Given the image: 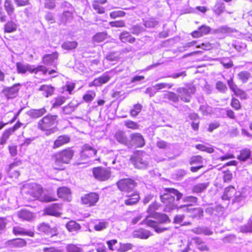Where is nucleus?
Wrapping results in <instances>:
<instances>
[{
	"mask_svg": "<svg viewBox=\"0 0 252 252\" xmlns=\"http://www.w3.org/2000/svg\"><path fill=\"white\" fill-rule=\"evenodd\" d=\"M13 132L12 129L9 128L5 130L2 135L1 138L0 139V144L3 145L6 143L7 140L9 138L11 133Z\"/></svg>",
	"mask_w": 252,
	"mask_h": 252,
	"instance_id": "3c124183",
	"label": "nucleus"
},
{
	"mask_svg": "<svg viewBox=\"0 0 252 252\" xmlns=\"http://www.w3.org/2000/svg\"><path fill=\"white\" fill-rule=\"evenodd\" d=\"M67 252H83L82 249L74 244H69L66 246Z\"/></svg>",
	"mask_w": 252,
	"mask_h": 252,
	"instance_id": "680f3d73",
	"label": "nucleus"
},
{
	"mask_svg": "<svg viewBox=\"0 0 252 252\" xmlns=\"http://www.w3.org/2000/svg\"><path fill=\"white\" fill-rule=\"evenodd\" d=\"M191 231L198 235H211L213 234V232L206 226L197 227L192 229Z\"/></svg>",
	"mask_w": 252,
	"mask_h": 252,
	"instance_id": "7c9ffc66",
	"label": "nucleus"
},
{
	"mask_svg": "<svg viewBox=\"0 0 252 252\" xmlns=\"http://www.w3.org/2000/svg\"><path fill=\"white\" fill-rule=\"evenodd\" d=\"M65 100L66 99L63 96H59L56 98L55 101L53 104V107H57L62 105L65 102Z\"/></svg>",
	"mask_w": 252,
	"mask_h": 252,
	"instance_id": "69168bd1",
	"label": "nucleus"
},
{
	"mask_svg": "<svg viewBox=\"0 0 252 252\" xmlns=\"http://www.w3.org/2000/svg\"><path fill=\"white\" fill-rule=\"evenodd\" d=\"M174 86L173 84L167 83H160L155 84L153 86V88L157 91L162 89H170Z\"/></svg>",
	"mask_w": 252,
	"mask_h": 252,
	"instance_id": "8fccbe9b",
	"label": "nucleus"
},
{
	"mask_svg": "<svg viewBox=\"0 0 252 252\" xmlns=\"http://www.w3.org/2000/svg\"><path fill=\"white\" fill-rule=\"evenodd\" d=\"M143 24L147 28H152L157 26L158 24V22L153 18H146L143 19Z\"/></svg>",
	"mask_w": 252,
	"mask_h": 252,
	"instance_id": "ea45409f",
	"label": "nucleus"
},
{
	"mask_svg": "<svg viewBox=\"0 0 252 252\" xmlns=\"http://www.w3.org/2000/svg\"><path fill=\"white\" fill-rule=\"evenodd\" d=\"M70 141V137L68 135H62L58 137L54 141L53 149H57L68 143Z\"/></svg>",
	"mask_w": 252,
	"mask_h": 252,
	"instance_id": "dca6fc26",
	"label": "nucleus"
},
{
	"mask_svg": "<svg viewBox=\"0 0 252 252\" xmlns=\"http://www.w3.org/2000/svg\"><path fill=\"white\" fill-rule=\"evenodd\" d=\"M78 104L73 101L62 108V113L65 115L71 114L77 107Z\"/></svg>",
	"mask_w": 252,
	"mask_h": 252,
	"instance_id": "c756f323",
	"label": "nucleus"
},
{
	"mask_svg": "<svg viewBox=\"0 0 252 252\" xmlns=\"http://www.w3.org/2000/svg\"><path fill=\"white\" fill-rule=\"evenodd\" d=\"M194 243L196 246L197 248L201 251H207L208 250L207 246L205 245V242L199 237H194L192 238Z\"/></svg>",
	"mask_w": 252,
	"mask_h": 252,
	"instance_id": "a19ab883",
	"label": "nucleus"
},
{
	"mask_svg": "<svg viewBox=\"0 0 252 252\" xmlns=\"http://www.w3.org/2000/svg\"><path fill=\"white\" fill-rule=\"evenodd\" d=\"M93 7L94 9L96 10L97 12L99 14H103L105 12L104 8L99 5L98 0H95L93 4Z\"/></svg>",
	"mask_w": 252,
	"mask_h": 252,
	"instance_id": "774afa93",
	"label": "nucleus"
},
{
	"mask_svg": "<svg viewBox=\"0 0 252 252\" xmlns=\"http://www.w3.org/2000/svg\"><path fill=\"white\" fill-rule=\"evenodd\" d=\"M151 232L145 229H139L133 232V236L142 239H148L151 235Z\"/></svg>",
	"mask_w": 252,
	"mask_h": 252,
	"instance_id": "412c9836",
	"label": "nucleus"
},
{
	"mask_svg": "<svg viewBox=\"0 0 252 252\" xmlns=\"http://www.w3.org/2000/svg\"><path fill=\"white\" fill-rule=\"evenodd\" d=\"M183 194L174 188H166L160 195L161 201L165 205L164 211L170 212L178 208L177 202L183 197Z\"/></svg>",
	"mask_w": 252,
	"mask_h": 252,
	"instance_id": "f257e3e1",
	"label": "nucleus"
},
{
	"mask_svg": "<svg viewBox=\"0 0 252 252\" xmlns=\"http://www.w3.org/2000/svg\"><path fill=\"white\" fill-rule=\"evenodd\" d=\"M57 194L59 197L69 201L71 199V192L69 188L66 187L59 188L57 191Z\"/></svg>",
	"mask_w": 252,
	"mask_h": 252,
	"instance_id": "aec40b11",
	"label": "nucleus"
},
{
	"mask_svg": "<svg viewBox=\"0 0 252 252\" xmlns=\"http://www.w3.org/2000/svg\"><path fill=\"white\" fill-rule=\"evenodd\" d=\"M58 58V54L57 52H54L51 54H46L42 57V62L45 65H51Z\"/></svg>",
	"mask_w": 252,
	"mask_h": 252,
	"instance_id": "4be33fe9",
	"label": "nucleus"
},
{
	"mask_svg": "<svg viewBox=\"0 0 252 252\" xmlns=\"http://www.w3.org/2000/svg\"><path fill=\"white\" fill-rule=\"evenodd\" d=\"M117 185L120 190L129 192L136 186L137 183L132 179L126 178L120 180L117 183Z\"/></svg>",
	"mask_w": 252,
	"mask_h": 252,
	"instance_id": "39448f33",
	"label": "nucleus"
},
{
	"mask_svg": "<svg viewBox=\"0 0 252 252\" xmlns=\"http://www.w3.org/2000/svg\"><path fill=\"white\" fill-rule=\"evenodd\" d=\"M209 183L203 182L197 184L193 186L192 191L194 193H201L203 192L209 186Z\"/></svg>",
	"mask_w": 252,
	"mask_h": 252,
	"instance_id": "2f4dec72",
	"label": "nucleus"
},
{
	"mask_svg": "<svg viewBox=\"0 0 252 252\" xmlns=\"http://www.w3.org/2000/svg\"><path fill=\"white\" fill-rule=\"evenodd\" d=\"M109 225V222L106 220L102 219L96 220L94 225V229L97 231H100L107 228Z\"/></svg>",
	"mask_w": 252,
	"mask_h": 252,
	"instance_id": "cd10ccee",
	"label": "nucleus"
},
{
	"mask_svg": "<svg viewBox=\"0 0 252 252\" xmlns=\"http://www.w3.org/2000/svg\"><path fill=\"white\" fill-rule=\"evenodd\" d=\"M13 232L15 235H27L30 237L34 236V232L32 231L27 230L25 228L19 226L14 227Z\"/></svg>",
	"mask_w": 252,
	"mask_h": 252,
	"instance_id": "a878e982",
	"label": "nucleus"
},
{
	"mask_svg": "<svg viewBox=\"0 0 252 252\" xmlns=\"http://www.w3.org/2000/svg\"><path fill=\"white\" fill-rule=\"evenodd\" d=\"M128 198L125 200V203L126 205H132L137 203L140 197L138 194L134 193L128 196Z\"/></svg>",
	"mask_w": 252,
	"mask_h": 252,
	"instance_id": "58836bf2",
	"label": "nucleus"
},
{
	"mask_svg": "<svg viewBox=\"0 0 252 252\" xmlns=\"http://www.w3.org/2000/svg\"><path fill=\"white\" fill-rule=\"evenodd\" d=\"M142 223L146 224L147 226L154 229L158 233H162L168 229L167 227H161L160 223L158 221L150 219V217H146L142 221Z\"/></svg>",
	"mask_w": 252,
	"mask_h": 252,
	"instance_id": "1a4fd4ad",
	"label": "nucleus"
},
{
	"mask_svg": "<svg viewBox=\"0 0 252 252\" xmlns=\"http://www.w3.org/2000/svg\"><path fill=\"white\" fill-rule=\"evenodd\" d=\"M62 209V205L54 204L45 210L46 215L58 217L60 215V211Z\"/></svg>",
	"mask_w": 252,
	"mask_h": 252,
	"instance_id": "2eb2a0df",
	"label": "nucleus"
},
{
	"mask_svg": "<svg viewBox=\"0 0 252 252\" xmlns=\"http://www.w3.org/2000/svg\"><path fill=\"white\" fill-rule=\"evenodd\" d=\"M95 93L94 91H89L83 96V99L87 102L92 101L95 97Z\"/></svg>",
	"mask_w": 252,
	"mask_h": 252,
	"instance_id": "052dcab7",
	"label": "nucleus"
},
{
	"mask_svg": "<svg viewBox=\"0 0 252 252\" xmlns=\"http://www.w3.org/2000/svg\"><path fill=\"white\" fill-rule=\"evenodd\" d=\"M93 173L94 178L100 181L107 180L111 176L109 169L101 167L94 168Z\"/></svg>",
	"mask_w": 252,
	"mask_h": 252,
	"instance_id": "423d86ee",
	"label": "nucleus"
},
{
	"mask_svg": "<svg viewBox=\"0 0 252 252\" xmlns=\"http://www.w3.org/2000/svg\"><path fill=\"white\" fill-rule=\"evenodd\" d=\"M210 31L211 28L210 27L203 25L200 27L197 30L193 31L191 33V35L194 38H198L208 34Z\"/></svg>",
	"mask_w": 252,
	"mask_h": 252,
	"instance_id": "f3484780",
	"label": "nucleus"
},
{
	"mask_svg": "<svg viewBox=\"0 0 252 252\" xmlns=\"http://www.w3.org/2000/svg\"><path fill=\"white\" fill-rule=\"evenodd\" d=\"M142 106L140 104L133 105V108L130 111V115L132 117H135L138 115L142 109Z\"/></svg>",
	"mask_w": 252,
	"mask_h": 252,
	"instance_id": "5fc2aeb1",
	"label": "nucleus"
},
{
	"mask_svg": "<svg viewBox=\"0 0 252 252\" xmlns=\"http://www.w3.org/2000/svg\"><path fill=\"white\" fill-rule=\"evenodd\" d=\"M164 98L175 103L178 102L179 100V95L172 92L164 94Z\"/></svg>",
	"mask_w": 252,
	"mask_h": 252,
	"instance_id": "c03bdc74",
	"label": "nucleus"
},
{
	"mask_svg": "<svg viewBox=\"0 0 252 252\" xmlns=\"http://www.w3.org/2000/svg\"><path fill=\"white\" fill-rule=\"evenodd\" d=\"M20 84H14L11 87H7L3 90V93L8 99H12L16 97L20 90Z\"/></svg>",
	"mask_w": 252,
	"mask_h": 252,
	"instance_id": "f8f14e48",
	"label": "nucleus"
},
{
	"mask_svg": "<svg viewBox=\"0 0 252 252\" xmlns=\"http://www.w3.org/2000/svg\"><path fill=\"white\" fill-rule=\"evenodd\" d=\"M98 194L94 192L86 194L81 198L82 203L88 206L95 205L96 203L98 201Z\"/></svg>",
	"mask_w": 252,
	"mask_h": 252,
	"instance_id": "9b49d317",
	"label": "nucleus"
},
{
	"mask_svg": "<svg viewBox=\"0 0 252 252\" xmlns=\"http://www.w3.org/2000/svg\"><path fill=\"white\" fill-rule=\"evenodd\" d=\"M225 4L221 1H217L213 8V11L217 16H220L225 10Z\"/></svg>",
	"mask_w": 252,
	"mask_h": 252,
	"instance_id": "473e14b6",
	"label": "nucleus"
},
{
	"mask_svg": "<svg viewBox=\"0 0 252 252\" xmlns=\"http://www.w3.org/2000/svg\"><path fill=\"white\" fill-rule=\"evenodd\" d=\"M195 148L202 151L206 152L208 153H212L214 152V149L211 147H207L203 144H198L195 145Z\"/></svg>",
	"mask_w": 252,
	"mask_h": 252,
	"instance_id": "864d4df0",
	"label": "nucleus"
},
{
	"mask_svg": "<svg viewBox=\"0 0 252 252\" xmlns=\"http://www.w3.org/2000/svg\"><path fill=\"white\" fill-rule=\"evenodd\" d=\"M106 37L107 33L106 32H98L93 37V40L96 42H101L103 41Z\"/></svg>",
	"mask_w": 252,
	"mask_h": 252,
	"instance_id": "603ef678",
	"label": "nucleus"
},
{
	"mask_svg": "<svg viewBox=\"0 0 252 252\" xmlns=\"http://www.w3.org/2000/svg\"><path fill=\"white\" fill-rule=\"evenodd\" d=\"M125 125L128 128L137 129L139 128V125L133 121L130 120L126 121Z\"/></svg>",
	"mask_w": 252,
	"mask_h": 252,
	"instance_id": "338daca9",
	"label": "nucleus"
},
{
	"mask_svg": "<svg viewBox=\"0 0 252 252\" xmlns=\"http://www.w3.org/2000/svg\"><path fill=\"white\" fill-rule=\"evenodd\" d=\"M154 218L157 219L159 223H166L170 221L168 216L164 214L158 213L156 217H155Z\"/></svg>",
	"mask_w": 252,
	"mask_h": 252,
	"instance_id": "49530a36",
	"label": "nucleus"
},
{
	"mask_svg": "<svg viewBox=\"0 0 252 252\" xmlns=\"http://www.w3.org/2000/svg\"><path fill=\"white\" fill-rule=\"evenodd\" d=\"M3 6L7 15L11 17L15 11V8L11 0H5Z\"/></svg>",
	"mask_w": 252,
	"mask_h": 252,
	"instance_id": "72a5a7b5",
	"label": "nucleus"
},
{
	"mask_svg": "<svg viewBox=\"0 0 252 252\" xmlns=\"http://www.w3.org/2000/svg\"><path fill=\"white\" fill-rule=\"evenodd\" d=\"M44 7L48 9H53L56 7V0H42Z\"/></svg>",
	"mask_w": 252,
	"mask_h": 252,
	"instance_id": "6e6d98bb",
	"label": "nucleus"
},
{
	"mask_svg": "<svg viewBox=\"0 0 252 252\" xmlns=\"http://www.w3.org/2000/svg\"><path fill=\"white\" fill-rule=\"evenodd\" d=\"M251 156V151L250 150L246 149L241 151L240 155L238 156V158L242 161H245Z\"/></svg>",
	"mask_w": 252,
	"mask_h": 252,
	"instance_id": "09e8293b",
	"label": "nucleus"
},
{
	"mask_svg": "<svg viewBox=\"0 0 252 252\" xmlns=\"http://www.w3.org/2000/svg\"><path fill=\"white\" fill-rule=\"evenodd\" d=\"M220 63L226 69L230 68L233 65V62L227 58L221 59Z\"/></svg>",
	"mask_w": 252,
	"mask_h": 252,
	"instance_id": "4d7b16f0",
	"label": "nucleus"
},
{
	"mask_svg": "<svg viewBox=\"0 0 252 252\" xmlns=\"http://www.w3.org/2000/svg\"><path fill=\"white\" fill-rule=\"evenodd\" d=\"M57 117V115H51L44 117L38 121L37 127L41 130L47 131V135L53 133L54 130L51 127L55 125Z\"/></svg>",
	"mask_w": 252,
	"mask_h": 252,
	"instance_id": "7ed1b4c3",
	"label": "nucleus"
},
{
	"mask_svg": "<svg viewBox=\"0 0 252 252\" xmlns=\"http://www.w3.org/2000/svg\"><path fill=\"white\" fill-rule=\"evenodd\" d=\"M24 189H27L26 192L35 198H38L42 193L41 187L35 183L26 185Z\"/></svg>",
	"mask_w": 252,
	"mask_h": 252,
	"instance_id": "0eeeda50",
	"label": "nucleus"
},
{
	"mask_svg": "<svg viewBox=\"0 0 252 252\" xmlns=\"http://www.w3.org/2000/svg\"><path fill=\"white\" fill-rule=\"evenodd\" d=\"M39 90L42 91L43 95L48 97L53 94L54 88L50 85H43L40 86Z\"/></svg>",
	"mask_w": 252,
	"mask_h": 252,
	"instance_id": "e433bc0d",
	"label": "nucleus"
},
{
	"mask_svg": "<svg viewBox=\"0 0 252 252\" xmlns=\"http://www.w3.org/2000/svg\"><path fill=\"white\" fill-rule=\"evenodd\" d=\"M116 140L122 144L128 145V139L125 132L122 131H118L115 134Z\"/></svg>",
	"mask_w": 252,
	"mask_h": 252,
	"instance_id": "c85d7f7f",
	"label": "nucleus"
},
{
	"mask_svg": "<svg viewBox=\"0 0 252 252\" xmlns=\"http://www.w3.org/2000/svg\"><path fill=\"white\" fill-rule=\"evenodd\" d=\"M131 160L135 167L138 168H145L148 164V161L140 156H136L132 158Z\"/></svg>",
	"mask_w": 252,
	"mask_h": 252,
	"instance_id": "a211bd4d",
	"label": "nucleus"
},
{
	"mask_svg": "<svg viewBox=\"0 0 252 252\" xmlns=\"http://www.w3.org/2000/svg\"><path fill=\"white\" fill-rule=\"evenodd\" d=\"M132 247L133 245L130 243L121 244L118 251L119 252H126L131 250Z\"/></svg>",
	"mask_w": 252,
	"mask_h": 252,
	"instance_id": "e2e57ef3",
	"label": "nucleus"
},
{
	"mask_svg": "<svg viewBox=\"0 0 252 252\" xmlns=\"http://www.w3.org/2000/svg\"><path fill=\"white\" fill-rule=\"evenodd\" d=\"M21 164L20 161L14 162L6 167L5 170L9 177L11 178L17 179L20 175V173L18 170H15L14 168Z\"/></svg>",
	"mask_w": 252,
	"mask_h": 252,
	"instance_id": "ddd939ff",
	"label": "nucleus"
},
{
	"mask_svg": "<svg viewBox=\"0 0 252 252\" xmlns=\"http://www.w3.org/2000/svg\"><path fill=\"white\" fill-rule=\"evenodd\" d=\"M129 145L136 147H143L145 145L143 136L139 133H135L130 135Z\"/></svg>",
	"mask_w": 252,
	"mask_h": 252,
	"instance_id": "9d476101",
	"label": "nucleus"
},
{
	"mask_svg": "<svg viewBox=\"0 0 252 252\" xmlns=\"http://www.w3.org/2000/svg\"><path fill=\"white\" fill-rule=\"evenodd\" d=\"M233 32V30L226 26H222L214 30V33H229Z\"/></svg>",
	"mask_w": 252,
	"mask_h": 252,
	"instance_id": "a18cd8bd",
	"label": "nucleus"
},
{
	"mask_svg": "<svg viewBox=\"0 0 252 252\" xmlns=\"http://www.w3.org/2000/svg\"><path fill=\"white\" fill-rule=\"evenodd\" d=\"M37 229L39 232L47 235H51L52 236L55 235L57 231V228L56 227L51 228L48 223L45 222L39 224L37 226Z\"/></svg>",
	"mask_w": 252,
	"mask_h": 252,
	"instance_id": "4468645a",
	"label": "nucleus"
},
{
	"mask_svg": "<svg viewBox=\"0 0 252 252\" xmlns=\"http://www.w3.org/2000/svg\"><path fill=\"white\" fill-rule=\"evenodd\" d=\"M159 207V205L157 202H154L151 204L149 206L147 210V212L149 214V216L147 217H150V219L151 218H154L156 217V215L158 214L156 212Z\"/></svg>",
	"mask_w": 252,
	"mask_h": 252,
	"instance_id": "c9c22d12",
	"label": "nucleus"
},
{
	"mask_svg": "<svg viewBox=\"0 0 252 252\" xmlns=\"http://www.w3.org/2000/svg\"><path fill=\"white\" fill-rule=\"evenodd\" d=\"M46 112V109L43 107L38 109H32L28 111L27 114L32 118L37 119L42 116Z\"/></svg>",
	"mask_w": 252,
	"mask_h": 252,
	"instance_id": "6ab92c4d",
	"label": "nucleus"
},
{
	"mask_svg": "<svg viewBox=\"0 0 252 252\" xmlns=\"http://www.w3.org/2000/svg\"><path fill=\"white\" fill-rule=\"evenodd\" d=\"M77 44L76 41H67L62 44V47L65 50H72L76 48Z\"/></svg>",
	"mask_w": 252,
	"mask_h": 252,
	"instance_id": "de8ad7c7",
	"label": "nucleus"
},
{
	"mask_svg": "<svg viewBox=\"0 0 252 252\" xmlns=\"http://www.w3.org/2000/svg\"><path fill=\"white\" fill-rule=\"evenodd\" d=\"M110 78L111 77L108 74L105 73L102 76L94 79L92 82V85L95 86H100L102 84L108 82Z\"/></svg>",
	"mask_w": 252,
	"mask_h": 252,
	"instance_id": "5701e85b",
	"label": "nucleus"
},
{
	"mask_svg": "<svg viewBox=\"0 0 252 252\" xmlns=\"http://www.w3.org/2000/svg\"><path fill=\"white\" fill-rule=\"evenodd\" d=\"M131 32L135 35H138L141 32L145 31V29L139 25L132 26L130 29Z\"/></svg>",
	"mask_w": 252,
	"mask_h": 252,
	"instance_id": "13d9d810",
	"label": "nucleus"
},
{
	"mask_svg": "<svg viewBox=\"0 0 252 252\" xmlns=\"http://www.w3.org/2000/svg\"><path fill=\"white\" fill-rule=\"evenodd\" d=\"M216 89L221 93H225L227 90L226 85L221 81H218L216 84Z\"/></svg>",
	"mask_w": 252,
	"mask_h": 252,
	"instance_id": "0e129e2a",
	"label": "nucleus"
},
{
	"mask_svg": "<svg viewBox=\"0 0 252 252\" xmlns=\"http://www.w3.org/2000/svg\"><path fill=\"white\" fill-rule=\"evenodd\" d=\"M74 154V151L72 148H66L57 153L53 157L55 165L58 167L55 168L58 169L63 164H68L72 158Z\"/></svg>",
	"mask_w": 252,
	"mask_h": 252,
	"instance_id": "f03ea898",
	"label": "nucleus"
},
{
	"mask_svg": "<svg viewBox=\"0 0 252 252\" xmlns=\"http://www.w3.org/2000/svg\"><path fill=\"white\" fill-rule=\"evenodd\" d=\"M17 215L19 218L27 221H32L34 218V215L26 210H22L18 211Z\"/></svg>",
	"mask_w": 252,
	"mask_h": 252,
	"instance_id": "b1692460",
	"label": "nucleus"
},
{
	"mask_svg": "<svg viewBox=\"0 0 252 252\" xmlns=\"http://www.w3.org/2000/svg\"><path fill=\"white\" fill-rule=\"evenodd\" d=\"M196 89L195 86L192 84H188L184 87H180L177 89V93L178 94L179 97L185 102H189L191 95L194 94Z\"/></svg>",
	"mask_w": 252,
	"mask_h": 252,
	"instance_id": "20e7f679",
	"label": "nucleus"
},
{
	"mask_svg": "<svg viewBox=\"0 0 252 252\" xmlns=\"http://www.w3.org/2000/svg\"><path fill=\"white\" fill-rule=\"evenodd\" d=\"M239 229L242 233H252V219H250L247 224L241 226Z\"/></svg>",
	"mask_w": 252,
	"mask_h": 252,
	"instance_id": "37998d69",
	"label": "nucleus"
},
{
	"mask_svg": "<svg viewBox=\"0 0 252 252\" xmlns=\"http://www.w3.org/2000/svg\"><path fill=\"white\" fill-rule=\"evenodd\" d=\"M39 71H42L44 74H46L47 72V69L45 66L42 65H38L36 67L32 65V73H34L36 74Z\"/></svg>",
	"mask_w": 252,
	"mask_h": 252,
	"instance_id": "bf43d9fd",
	"label": "nucleus"
},
{
	"mask_svg": "<svg viewBox=\"0 0 252 252\" xmlns=\"http://www.w3.org/2000/svg\"><path fill=\"white\" fill-rule=\"evenodd\" d=\"M97 150L89 144H84L81 148L80 157L82 159H86L96 155Z\"/></svg>",
	"mask_w": 252,
	"mask_h": 252,
	"instance_id": "6e6552de",
	"label": "nucleus"
},
{
	"mask_svg": "<svg viewBox=\"0 0 252 252\" xmlns=\"http://www.w3.org/2000/svg\"><path fill=\"white\" fill-rule=\"evenodd\" d=\"M251 77V73L248 71H242L238 73L237 77L242 83H246Z\"/></svg>",
	"mask_w": 252,
	"mask_h": 252,
	"instance_id": "79ce46f5",
	"label": "nucleus"
},
{
	"mask_svg": "<svg viewBox=\"0 0 252 252\" xmlns=\"http://www.w3.org/2000/svg\"><path fill=\"white\" fill-rule=\"evenodd\" d=\"M65 226L66 229L71 232L77 231L81 228V225L74 220H70L68 222Z\"/></svg>",
	"mask_w": 252,
	"mask_h": 252,
	"instance_id": "4c0bfd02",
	"label": "nucleus"
},
{
	"mask_svg": "<svg viewBox=\"0 0 252 252\" xmlns=\"http://www.w3.org/2000/svg\"><path fill=\"white\" fill-rule=\"evenodd\" d=\"M18 25L13 20L8 21L4 26V32L7 33H11L16 31Z\"/></svg>",
	"mask_w": 252,
	"mask_h": 252,
	"instance_id": "bb28decb",
	"label": "nucleus"
},
{
	"mask_svg": "<svg viewBox=\"0 0 252 252\" xmlns=\"http://www.w3.org/2000/svg\"><path fill=\"white\" fill-rule=\"evenodd\" d=\"M236 191L235 188L232 186L226 188L222 196V199L223 200H229L230 198H233Z\"/></svg>",
	"mask_w": 252,
	"mask_h": 252,
	"instance_id": "393cba45",
	"label": "nucleus"
},
{
	"mask_svg": "<svg viewBox=\"0 0 252 252\" xmlns=\"http://www.w3.org/2000/svg\"><path fill=\"white\" fill-rule=\"evenodd\" d=\"M16 67L19 73H25L28 71L32 73V65L29 64H24L20 63H16Z\"/></svg>",
	"mask_w": 252,
	"mask_h": 252,
	"instance_id": "f704fd0d",
	"label": "nucleus"
}]
</instances>
